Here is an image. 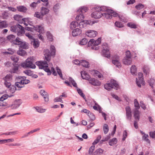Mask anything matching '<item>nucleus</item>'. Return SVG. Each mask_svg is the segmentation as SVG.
<instances>
[{"label":"nucleus","instance_id":"obj_1","mask_svg":"<svg viewBox=\"0 0 155 155\" xmlns=\"http://www.w3.org/2000/svg\"><path fill=\"white\" fill-rule=\"evenodd\" d=\"M82 78L84 79L87 80L91 84L95 86H99L101 82L97 79L94 78H90V77L86 71H81V72Z\"/></svg>","mask_w":155,"mask_h":155},{"label":"nucleus","instance_id":"obj_2","mask_svg":"<svg viewBox=\"0 0 155 155\" xmlns=\"http://www.w3.org/2000/svg\"><path fill=\"white\" fill-rule=\"evenodd\" d=\"M95 9L96 11L92 13L91 17L95 18H99L102 16V12L106 10V7L104 6L96 7Z\"/></svg>","mask_w":155,"mask_h":155},{"label":"nucleus","instance_id":"obj_3","mask_svg":"<svg viewBox=\"0 0 155 155\" xmlns=\"http://www.w3.org/2000/svg\"><path fill=\"white\" fill-rule=\"evenodd\" d=\"M50 50L51 52H50L49 50L48 49L45 50L44 51L45 59L48 61H50L51 56L54 55L55 54L56 50L55 47L53 45H51Z\"/></svg>","mask_w":155,"mask_h":155},{"label":"nucleus","instance_id":"obj_4","mask_svg":"<svg viewBox=\"0 0 155 155\" xmlns=\"http://www.w3.org/2000/svg\"><path fill=\"white\" fill-rule=\"evenodd\" d=\"M34 61V58L33 57L28 58L25 62L21 63V66L24 68H35V66L33 63Z\"/></svg>","mask_w":155,"mask_h":155},{"label":"nucleus","instance_id":"obj_5","mask_svg":"<svg viewBox=\"0 0 155 155\" xmlns=\"http://www.w3.org/2000/svg\"><path fill=\"white\" fill-rule=\"evenodd\" d=\"M101 39L100 38H98L96 41L94 39H91L88 42V45L89 46H91L92 49L97 50L99 48V47L98 45L101 43Z\"/></svg>","mask_w":155,"mask_h":155},{"label":"nucleus","instance_id":"obj_6","mask_svg":"<svg viewBox=\"0 0 155 155\" xmlns=\"http://www.w3.org/2000/svg\"><path fill=\"white\" fill-rule=\"evenodd\" d=\"M4 81V85L6 87L9 88L11 85V81L12 80V76L9 74H7L2 78Z\"/></svg>","mask_w":155,"mask_h":155},{"label":"nucleus","instance_id":"obj_7","mask_svg":"<svg viewBox=\"0 0 155 155\" xmlns=\"http://www.w3.org/2000/svg\"><path fill=\"white\" fill-rule=\"evenodd\" d=\"M102 52L104 56L107 58L110 57V53L109 51L108 45L107 43H104L102 45Z\"/></svg>","mask_w":155,"mask_h":155},{"label":"nucleus","instance_id":"obj_8","mask_svg":"<svg viewBox=\"0 0 155 155\" xmlns=\"http://www.w3.org/2000/svg\"><path fill=\"white\" fill-rule=\"evenodd\" d=\"M138 79L136 78V83L137 85L139 87H141V84L142 85H144V81L143 80V74L142 73L139 72L138 73Z\"/></svg>","mask_w":155,"mask_h":155},{"label":"nucleus","instance_id":"obj_9","mask_svg":"<svg viewBox=\"0 0 155 155\" xmlns=\"http://www.w3.org/2000/svg\"><path fill=\"white\" fill-rule=\"evenodd\" d=\"M125 109L127 119L130 120L132 117V111L131 108L129 106H127L126 107Z\"/></svg>","mask_w":155,"mask_h":155},{"label":"nucleus","instance_id":"obj_10","mask_svg":"<svg viewBox=\"0 0 155 155\" xmlns=\"http://www.w3.org/2000/svg\"><path fill=\"white\" fill-rule=\"evenodd\" d=\"M97 32L95 31L89 30L85 32V35L89 37H95L97 34Z\"/></svg>","mask_w":155,"mask_h":155},{"label":"nucleus","instance_id":"obj_11","mask_svg":"<svg viewBox=\"0 0 155 155\" xmlns=\"http://www.w3.org/2000/svg\"><path fill=\"white\" fill-rule=\"evenodd\" d=\"M35 64L39 68H47L48 66V64L45 61H37L36 62Z\"/></svg>","mask_w":155,"mask_h":155},{"label":"nucleus","instance_id":"obj_12","mask_svg":"<svg viewBox=\"0 0 155 155\" xmlns=\"http://www.w3.org/2000/svg\"><path fill=\"white\" fill-rule=\"evenodd\" d=\"M23 72L28 76H31L33 78H36L38 77L37 75L34 74L33 72L30 70H26L24 71Z\"/></svg>","mask_w":155,"mask_h":155},{"label":"nucleus","instance_id":"obj_13","mask_svg":"<svg viewBox=\"0 0 155 155\" xmlns=\"http://www.w3.org/2000/svg\"><path fill=\"white\" fill-rule=\"evenodd\" d=\"M113 58H115V59L112 60V63L115 65L116 67H121V64L119 60V57L118 56H117L116 57H114Z\"/></svg>","mask_w":155,"mask_h":155},{"label":"nucleus","instance_id":"obj_14","mask_svg":"<svg viewBox=\"0 0 155 155\" xmlns=\"http://www.w3.org/2000/svg\"><path fill=\"white\" fill-rule=\"evenodd\" d=\"M109 83L111 86L112 87V88H114L116 90H117L119 88V86L118 84L117 81L114 79H111Z\"/></svg>","mask_w":155,"mask_h":155},{"label":"nucleus","instance_id":"obj_15","mask_svg":"<svg viewBox=\"0 0 155 155\" xmlns=\"http://www.w3.org/2000/svg\"><path fill=\"white\" fill-rule=\"evenodd\" d=\"M91 21L87 20L82 21L79 23L78 26L80 28H83L85 27L87 24L91 25Z\"/></svg>","mask_w":155,"mask_h":155},{"label":"nucleus","instance_id":"obj_16","mask_svg":"<svg viewBox=\"0 0 155 155\" xmlns=\"http://www.w3.org/2000/svg\"><path fill=\"white\" fill-rule=\"evenodd\" d=\"M40 94L43 97L44 101L45 102H48L49 100L48 94L44 90H41L40 92Z\"/></svg>","mask_w":155,"mask_h":155},{"label":"nucleus","instance_id":"obj_17","mask_svg":"<svg viewBox=\"0 0 155 155\" xmlns=\"http://www.w3.org/2000/svg\"><path fill=\"white\" fill-rule=\"evenodd\" d=\"M34 28L36 31L40 33L44 32V27L42 25H36Z\"/></svg>","mask_w":155,"mask_h":155},{"label":"nucleus","instance_id":"obj_18","mask_svg":"<svg viewBox=\"0 0 155 155\" xmlns=\"http://www.w3.org/2000/svg\"><path fill=\"white\" fill-rule=\"evenodd\" d=\"M81 31L78 28L74 29L72 31V35L74 37L76 36L81 33Z\"/></svg>","mask_w":155,"mask_h":155},{"label":"nucleus","instance_id":"obj_19","mask_svg":"<svg viewBox=\"0 0 155 155\" xmlns=\"http://www.w3.org/2000/svg\"><path fill=\"white\" fill-rule=\"evenodd\" d=\"M91 74H93L95 77H98L99 78H101L103 76L101 73L96 70H92L91 71Z\"/></svg>","mask_w":155,"mask_h":155},{"label":"nucleus","instance_id":"obj_20","mask_svg":"<svg viewBox=\"0 0 155 155\" xmlns=\"http://www.w3.org/2000/svg\"><path fill=\"white\" fill-rule=\"evenodd\" d=\"M106 11H107V12H109V13H111V18H112V17H119V15H118V14L116 12H114V11L111 9H107L106 8Z\"/></svg>","mask_w":155,"mask_h":155},{"label":"nucleus","instance_id":"obj_21","mask_svg":"<svg viewBox=\"0 0 155 155\" xmlns=\"http://www.w3.org/2000/svg\"><path fill=\"white\" fill-rule=\"evenodd\" d=\"M21 28V26L19 24L12 26L11 27L10 30L13 32H17L18 28Z\"/></svg>","mask_w":155,"mask_h":155},{"label":"nucleus","instance_id":"obj_22","mask_svg":"<svg viewBox=\"0 0 155 155\" xmlns=\"http://www.w3.org/2000/svg\"><path fill=\"white\" fill-rule=\"evenodd\" d=\"M134 117L135 119L137 121H139L140 120V112L138 110H134Z\"/></svg>","mask_w":155,"mask_h":155},{"label":"nucleus","instance_id":"obj_23","mask_svg":"<svg viewBox=\"0 0 155 155\" xmlns=\"http://www.w3.org/2000/svg\"><path fill=\"white\" fill-rule=\"evenodd\" d=\"M123 62L125 65H130L132 62V60L131 58H124L123 59Z\"/></svg>","mask_w":155,"mask_h":155},{"label":"nucleus","instance_id":"obj_24","mask_svg":"<svg viewBox=\"0 0 155 155\" xmlns=\"http://www.w3.org/2000/svg\"><path fill=\"white\" fill-rule=\"evenodd\" d=\"M104 12V13H103V12H102V16H103L104 17L106 18L107 19L111 18V13L107 12V11L106 10H105Z\"/></svg>","mask_w":155,"mask_h":155},{"label":"nucleus","instance_id":"obj_25","mask_svg":"<svg viewBox=\"0 0 155 155\" xmlns=\"http://www.w3.org/2000/svg\"><path fill=\"white\" fill-rule=\"evenodd\" d=\"M17 34L18 36H21L23 34L25 33V31L24 29V28L21 26V28H18V29L17 32Z\"/></svg>","mask_w":155,"mask_h":155},{"label":"nucleus","instance_id":"obj_26","mask_svg":"<svg viewBox=\"0 0 155 155\" xmlns=\"http://www.w3.org/2000/svg\"><path fill=\"white\" fill-rule=\"evenodd\" d=\"M81 64L83 67L85 68H88L89 67V62L84 60L81 61Z\"/></svg>","mask_w":155,"mask_h":155},{"label":"nucleus","instance_id":"obj_27","mask_svg":"<svg viewBox=\"0 0 155 155\" xmlns=\"http://www.w3.org/2000/svg\"><path fill=\"white\" fill-rule=\"evenodd\" d=\"M78 26V23L77 21H73L71 22L70 24V28L72 29L76 28Z\"/></svg>","mask_w":155,"mask_h":155},{"label":"nucleus","instance_id":"obj_28","mask_svg":"<svg viewBox=\"0 0 155 155\" xmlns=\"http://www.w3.org/2000/svg\"><path fill=\"white\" fill-rule=\"evenodd\" d=\"M14 140L13 138L8 139H7L0 140V144H3L6 143L12 142L14 141Z\"/></svg>","mask_w":155,"mask_h":155},{"label":"nucleus","instance_id":"obj_29","mask_svg":"<svg viewBox=\"0 0 155 155\" xmlns=\"http://www.w3.org/2000/svg\"><path fill=\"white\" fill-rule=\"evenodd\" d=\"M49 9L44 7H42L41 9V13L43 16L48 13Z\"/></svg>","mask_w":155,"mask_h":155},{"label":"nucleus","instance_id":"obj_30","mask_svg":"<svg viewBox=\"0 0 155 155\" xmlns=\"http://www.w3.org/2000/svg\"><path fill=\"white\" fill-rule=\"evenodd\" d=\"M88 10L87 8L85 7H83L80 8L78 11V12L81 13H83L86 12Z\"/></svg>","mask_w":155,"mask_h":155},{"label":"nucleus","instance_id":"obj_31","mask_svg":"<svg viewBox=\"0 0 155 155\" xmlns=\"http://www.w3.org/2000/svg\"><path fill=\"white\" fill-rule=\"evenodd\" d=\"M32 44H33L34 48H36L38 47L39 45V42L38 41L35 39H34L32 41H31Z\"/></svg>","mask_w":155,"mask_h":155},{"label":"nucleus","instance_id":"obj_32","mask_svg":"<svg viewBox=\"0 0 155 155\" xmlns=\"http://www.w3.org/2000/svg\"><path fill=\"white\" fill-rule=\"evenodd\" d=\"M14 18L15 20L18 21H21V20L23 21L24 19V18H22V16L19 15H14Z\"/></svg>","mask_w":155,"mask_h":155},{"label":"nucleus","instance_id":"obj_33","mask_svg":"<svg viewBox=\"0 0 155 155\" xmlns=\"http://www.w3.org/2000/svg\"><path fill=\"white\" fill-rule=\"evenodd\" d=\"M77 91L78 92V94L82 97L86 101H87V100L86 99V97H85V95L82 92V91L80 89V88H78L77 89Z\"/></svg>","mask_w":155,"mask_h":155},{"label":"nucleus","instance_id":"obj_34","mask_svg":"<svg viewBox=\"0 0 155 155\" xmlns=\"http://www.w3.org/2000/svg\"><path fill=\"white\" fill-rule=\"evenodd\" d=\"M18 10L21 12H25L27 11L26 8L23 6H20L17 7Z\"/></svg>","mask_w":155,"mask_h":155},{"label":"nucleus","instance_id":"obj_35","mask_svg":"<svg viewBox=\"0 0 155 155\" xmlns=\"http://www.w3.org/2000/svg\"><path fill=\"white\" fill-rule=\"evenodd\" d=\"M134 104L135 108L134 110H138L140 108L139 103L137 99H135L134 101Z\"/></svg>","mask_w":155,"mask_h":155},{"label":"nucleus","instance_id":"obj_36","mask_svg":"<svg viewBox=\"0 0 155 155\" xmlns=\"http://www.w3.org/2000/svg\"><path fill=\"white\" fill-rule=\"evenodd\" d=\"M8 40L11 42H14L15 38V36L13 35H11L7 37Z\"/></svg>","mask_w":155,"mask_h":155},{"label":"nucleus","instance_id":"obj_37","mask_svg":"<svg viewBox=\"0 0 155 155\" xmlns=\"http://www.w3.org/2000/svg\"><path fill=\"white\" fill-rule=\"evenodd\" d=\"M34 16L39 19H42L43 18V15H42V14H41V12L40 13L38 12H35L34 14Z\"/></svg>","mask_w":155,"mask_h":155},{"label":"nucleus","instance_id":"obj_38","mask_svg":"<svg viewBox=\"0 0 155 155\" xmlns=\"http://www.w3.org/2000/svg\"><path fill=\"white\" fill-rule=\"evenodd\" d=\"M103 130L104 134H107L109 131L108 125L107 124H104L103 126Z\"/></svg>","mask_w":155,"mask_h":155},{"label":"nucleus","instance_id":"obj_39","mask_svg":"<svg viewBox=\"0 0 155 155\" xmlns=\"http://www.w3.org/2000/svg\"><path fill=\"white\" fill-rule=\"evenodd\" d=\"M18 54L21 56H24L26 54L25 51L19 49L17 52Z\"/></svg>","mask_w":155,"mask_h":155},{"label":"nucleus","instance_id":"obj_40","mask_svg":"<svg viewBox=\"0 0 155 155\" xmlns=\"http://www.w3.org/2000/svg\"><path fill=\"white\" fill-rule=\"evenodd\" d=\"M117 139L116 138H113L109 141V144L110 146H112L117 143Z\"/></svg>","mask_w":155,"mask_h":155},{"label":"nucleus","instance_id":"obj_41","mask_svg":"<svg viewBox=\"0 0 155 155\" xmlns=\"http://www.w3.org/2000/svg\"><path fill=\"white\" fill-rule=\"evenodd\" d=\"M109 83H106L104 85V87L105 89L107 90L108 91H110L112 89V87H111Z\"/></svg>","mask_w":155,"mask_h":155},{"label":"nucleus","instance_id":"obj_42","mask_svg":"<svg viewBox=\"0 0 155 155\" xmlns=\"http://www.w3.org/2000/svg\"><path fill=\"white\" fill-rule=\"evenodd\" d=\"M87 115L90 118L91 121H93L95 120V117L94 115L92 113L90 112Z\"/></svg>","mask_w":155,"mask_h":155},{"label":"nucleus","instance_id":"obj_43","mask_svg":"<svg viewBox=\"0 0 155 155\" xmlns=\"http://www.w3.org/2000/svg\"><path fill=\"white\" fill-rule=\"evenodd\" d=\"M11 60L14 62L17 63L19 60V59L15 55L12 56L11 57Z\"/></svg>","mask_w":155,"mask_h":155},{"label":"nucleus","instance_id":"obj_44","mask_svg":"<svg viewBox=\"0 0 155 155\" xmlns=\"http://www.w3.org/2000/svg\"><path fill=\"white\" fill-rule=\"evenodd\" d=\"M83 18V15L81 13H80L79 15H77L76 18V19L77 21L82 20Z\"/></svg>","mask_w":155,"mask_h":155},{"label":"nucleus","instance_id":"obj_45","mask_svg":"<svg viewBox=\"0 0 155 155\" xmlns=\"http://www.w3.org/2000/svg\"><path fill=\"white\" fill-rule=\"evenodd\" d=\"M69 80L70 82H71L73 86L77 87L76 83L75 82V81L71 77H69Z\"/></svg>","mask_w":155,"mask_h":155},{"label":"nucleus","instance_id":"obj_46","mask_svg":"<svg viewBox=\"0 0 155 155\" xmlns=\"http://www.w3.org/2000/svg\"><path fill=\"white\" fill-rule=\"evenodd\" d=\"M101 137V135H99L97 137V138L92 143L93 145H95L97 144L100 141Z\"/></svg>","mask_w":155,"mask_h":155},{"label":"nucleus","instance_id":"obj_47","mask_svg":"<svg viewBox=\"0 0 155 155\" xmlns=\"http://www.w3.org/2000/svg\"><path fill=\"white\" fill-rule=\"evenodd\" d=\"M127 26L131 28H137V25L134 23L130 22L127 24Z\"/></svg>","mask_w":155,"mask_h":155},{"label":"nucleus","instance_id":"obj_48","mask_svg":"<svg viewBox=\"0 0 155 155\" xmlns=\"http://www.w3.org/2000/svg\"><path fill=\"white\" fill-rule=\"evenodd\" d=\"M16 102H15L14 104L12 105V109H15L18 108L20 105V104L16 103Z\"/></svg>","mask_w":155,"mask_h":155},{"label":"nucleus","instance_id":"obj_49","mask_svg":"<svg viewBox=\"0 0 155 155\" xmlns=\"http://www.w3.org/2000/svg\"><path fill=\"white\" fill-rule=\"evenodd\" d=\"M22 42L19 38H17L13 42V43L17 45H21V44Z\"/></svg>","mask_w":155,"mask_h":155},{"label":"nucleus","instance_id":"obj_50","mask_svg":"<svg viewBox=\"0 0 155 155\" xmlns=\"http://www.w3.org/2000/svg\"><path fill=\"white\" fill-rule=\"evenodd\" d=\"M137 68H130V72L131 74L134 75H137Z\"/></svg>","mask_w":155,"mask_h":155},{"label":"nucleus","instance_id":"obj_51","mask_svg":"<svg viewBox=\"0 0 155 155\" xmlns=\"http://www.w3.org/2000/svg\"><path fill=\"white\" fill-rule=\"evenodd\" d=\"M103 152V150L101 148H99L96 151L94 152V155H96L98 154H100L101 153H102Z\"/></svg>","mask_w":155,"mask_h":155},{"label":"nucleus","instance_id":"obj_52","mask_svg":"<svg viewBox=\"0 0 155 155\" xmlns=\"http://www.w3.org/2000/svg\"><path fill=\"white\" fill-rule=\"evenodd\" d=\"M87 42V40L86 38H83L80 41V44L81 45H86Z\"/></svg>","mask_w":155,"mask_h":155},{"label":"nucleus","instance_id":"obj_53","mask_svg":"<svg viewBox=\"0 0 155 155\" xmlns=\"http://www.w3.org/2000/svg\"><path fill=\"white\" fill-rule=\"evenodd\" d=\"M47 36L48 39L49 41H51L52 40L53 38L52 35L49 31H47Z\"/></svg>","mask_w":155,"mask_h":155},{"label":"nucleus","instance_id":"obj_54","mask_svg":"<svg viewBox=\"0 0 155 155\" xmlns=\"http://www.w3.org/2000/svg\"><path fill=\"white\" fill-rule=\"evenodd\" d=\"M8 51L5 52V53L10 54H12L15 53V51L12 48H8Z\"/></svg>","mask_w":155,"mask_h":155},{"label":"nucleus","instance_id":"obj_55","mask_svg":"<svg viewBox=\"0 0 155 155\" xmlns=\"http://www.w3.org/2000/svg\"><path fill=\"white\" fill-rule=\"evenodd\" d=\"M115 25L116 26L119 28H122L124 27L123 24L121 22L118 21H116Z\"/></svg>","mask_w":155,"mask_h":155},{"label":"nucleus","instance_id":"obj_56","mask_svg":"<svg viewBox=\"0 0 155 155\" xmlns=\"http://www.w3.org/2000/svg\"><path fill=\"white\" fill-rule=\"evenodd\" d=\"M144 7V6L141 4H139L135 6L137 10H140L143 9Z\"/></svg>","mask_w":155,"mask_h":155},{"label":"nucleus","instance_id":"obj_57","mask_svg":"<svg viewBox=\"0 0 155 155\" xmlns=\"http://www.w3.org/2000/svg\"><path fill=\"white\" fill-rule=\"evenodd\" d=\"M8 97V95L7 94H5L3 96L0 98V101H3L4 100L7 98Z\"/></svg>","mask_w":155,"mask_h":155},{"label":"nucleus","instance_id":"obj_58","mask_svg":"<svg viewBox=\"0 0 155 155\" xmlns=\"http://www.w3.org/2000/svg\"><path fill=\"white\" fill-rule=\"evenodd\" d=\"M25 35L30 40H34V38L33 36L31 35V34L29 33H26L25 34Z\"/></svg>","mask_w":155,"mask_h":155},{"label":"nucleus","instance_id":"obj_59","mask_svg":"<svg viewBox=\"0 0 155 155\" xmlns=\"http://www.w3.org/2000/svg\"><path fill=\"white\" fill-rule=\"evenodd\" d=\"M10 87L11 88L10 89V90L11 92L12 93L15 92V91L17 90L16 87L15 86L11 85Z\"/></svg>","mask_w":155,"mask_h":155},{"label":"nucleus","instance_id":"obj_60","mask_svg":"<svg viewBox=\"0 0 155 155\" xmlns=\"http://www.w3.org/2000/svg\"><path fill=\"white\" fill-rule=\"evenodd\" d=\"M95 147L94 145H93L90 147L89 150V153L90 154H92L93 150H94Z\"/></svg>","mask_w":155,"mask_h":155},{"label":"nucleus","instance_id":"obj_61","mask_svg":"<svg viewBox=\"0 0 155 155\" xmlns=\"http://www.w3.org/2000/svg\"><path fill=\"white\" fill-rule=\"evenodd\" d=\"M8 14L6 12H4L2 15V17L3 19H6L8 17Z\"/></svg>","mask_w":155,"mask_h":155},{"label":"nucleus","instance_id":"obj_62","mask_svg":"<svg viewBox=\"0 0 155 155\" xmlns=\"http://www.w3.org/2000/svg\"><path fill=\"white\" fill-rule=\"evenodd\" d=\"M131 55L130 52L129 51H127L126 52V56L125 58H131Z\"/></svg>","mask_w":155,"mask_h":155},{"label":"nucleus","instance_id":"obj_63","mask_svg":"<svg viewBox=\"0 0 155 155\" xmlns=\"http://www.w3.org/2000/svg\"><path fill=\"white\" fill-rule=\"evenodd\" d=\"M119 18L122 21H124V22H126L127 21V18L125 17H124L121 16H119Z\"/></svg>","mask_w":155,"mask_h":155},{"label":"nucleus","instance_id":"obj_64","mask_svg":"<svg viewBox=\"0 0 155 155\" xmlns=\"http://www.w3.org/2000/svg\"><path fill=\"white\" fill-rule=\"evenodd\" d=\"M15 85L18 88H22L25 87L24 84L23 83L20 84V83H15Z\"/></svg>","mask_w":155,"mask_h":155}]
</instances>
